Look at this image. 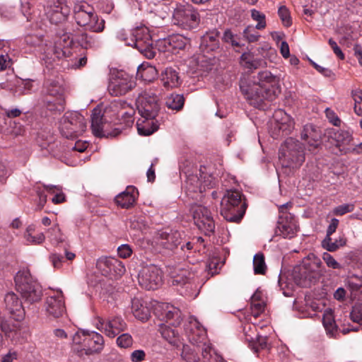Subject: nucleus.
Here are the masks:
<instances>
[{"instance_id":"obj_47","label":"nucleus","mask_w":362,"mask_h":362,"mask_svg":"<svg viewBox=\"0 0 362 362\" xmlns=\"http://www.w3.org/2000/svg\"><path fill=\"white\" fill-rule=\"evenodd\" d=\"M345 244V241L340 240V244H338L337 241L332 242L330 236H326V238L322 242V246L323 248L329 252H334L337 250L340 246Z\"/></svg>"},{"instance_id":"obj_50","label":"nucleus","mask_w":362,"mask_h":362,"mask_svg":"<svg viewBox=\"0 0 362 362\" xmlns=\"http://www.w3.org/2000/svg\"><path fill=\"white\" fill-rule=\"evenodd\" d=\"M33 0H21V11L28 21L33 20V13L31 12L33 6Z\"/></svg>"},{"instance_id":"obj_4","label":"nucleus","mask_w":362,"mask_h":362,"mask_svg":"<svg viewBox=\"0 0 362 362\" xmlns=\"http://www.w3.org/2000/svg\"><path fill=\"white\" fill-rule=\"evenodd\" d=\"M321 267V260L315 256L303 259L302 264L293 269L295 282L301 287L311 286L322 275Z\"/></svg>"},{"instance_id":"obj_16","label":"nucleus","mask_w":362,"mask_h":362,"mask_svg":"<svg viewBox=\"0 0 362 362\" xmlns=\"http://www.w3.org/2000/svg\"><path fill=\"white\" fill-rule=\"evenodd\" d=\"M193 219L197 228L206 235H210L214 232L215 223L209 210L202 205L192 207Z\"/></svg>"},{"instance_id":"obj_8","label":"nucleus","mask_w":362,"mask_h":362,"mask_svg":"<svg viewBox=\"0 0 362 362\" xmlns=\"http://www.w3.org/2000/svg\"><path fill=\"white\" fill-rule=\"evenodd\" d=\"M59 129L66 139H75L86 129L84 117L78 112H66L60 119Z\"/></svg>"},{"instance_id":"obj_12","label":"nucleus","mask_w":362,"mask_h":362,"mask_svg":"<svg viewBox=\"0 0 362 362\" xmlns=\"http://www.w3.org/2000/svg\"><path fill=\"white\" fill-rule=\"evenodd\" d=\"M154 243L160 252L170 254L181 243V234L171 229L160 230L156 233Z\"/></svg>"},{"instance_id":"obj_18","label":"nucleus","mask_w":362,"mask_h":362,"mask_svg":"<svg viewBox=\"0 0 362 362\" xmlns=\"http://www.w3.org/2000/svg\"><path fill=\"white\" fill-rule=\"evenodd\" d=\"M45 11L51 23L58 24L67 18L70 9L64 0H47Z\"/></svg>"},{"instance_id":"obj_42","label":"nucleus","mask_w":362,"mask_h":362,"mask_svg":"<svg viewBox=\"0 0 362 362\" xmlns=\"http://www.w3.org/2000/svg\"><path fill=\"white\" fill-rule=\"evenodd\" d=\"M47 110L54 113H60L64 110V98L62 96L54 98L53 100L47 98L45 100Z\"/></svg>"},{"instance_id":"obj_57","label":"nucleus","mask_w":362,"mask_h":362,"mask_svg":"<svg viewBox=\"0 0 362 362\" xmlns=\"http://www.w3.org/2000/svg\"><path fill=\"white\" fill-rule=\"evenodd\" d=\"M322 259L329 268L337 269H341V264L328 252L322 254Z\"/></svg>"},{"instance_id":"obj_2","label":"nucleus","mask_w":362,"mask_h":362,"mask_svg":"<svg viewBox=\"0 0 362 362\" xmlns=\"http://www.w3.org/2000/svg\"><path fill=\"white\" fill-rule=\"evenodd\" d=\"M247 204L244 195L238 190H227L221 202V215L227 221L239 223L243 219Z\"/></svg>"},{"instance_id":"obj_28","label":"nucleus","mask_w":362,"mask_h":362,"mask_svg":"<svg viewBox=\"0 0 362 362\" xmlns=\"http://www.w3.org/2000/svg\"><path fill=\"white\" fill-rule=\"evenodd\" d=\"M220 32L213 29L206 32L202 37L199 45L200 49L205 53L216 52L220 49Z\"/></svg>"},{"instance_id":"obj_5","label":"nucleus","mask_w":362,"mask_h":362,"mask_svg":"<svg viewBox=\"0 0 362 362\" xmlns=\"http://www.w3.org/2000/svg\"><path fill=\"white\" fill-rule=\"evenodd\" d=\"M16 287L26 303L39 302L42 296L41 286L35 281L27 270L19 271L15 276Z\"/></svg>"},{"instance_id":"obj_58","label":"nucleus","mask_w":362,"mask_h":362,"mask_svg":"<svg viewBox=\"0 0 362 362\" xmlns=\"http://www.w3.org/2000/svg\"><path fill=\"white\" fill-rule=\"evenodd\" d=\"M354 209V205L352 204H344L335 207L333 209V214L336 216H343L347 213L352 212Z\"/></svg>"},{"instance_id":"obj_25","label":"nucleus","mask_w":362,"mask_h":362,"mask_svg":"<svg viewBox=\"0 0 362 362\" xmlns=\"http://www.w3.org/2000/svg\"><path fill=\"white\" fill-rule=\"evenodd\" d=\"M131 37L128 46L134 47L139 51L153 42L151 37L146 28L137 27L129 33Z\"/></svg>"},{"instance_id":"obj_44","label":"nucleus","mask_w":362,"mask_h":362,"mask_svg":"<svg viewBox=\"0 0 362 362\" xmlns=\"http://www.w3.org/2000/svg\"><path fill=\"white\" fill-rule=\"evenodd\" d=\"M240 40V36L234 34L230 29H226L222 36V40L226 43L230 44L233 47H240L242 46Z\"/></svg>"},{"instance_id":"obj_7","label":"nucleus","mask_w":362,"mask_h":362,"mask_svg":"<svg viewBox=\"0 0 362 362\" xmlns=\"http://www.w3.org/2000/svg\"><path fill=\"white\" fill-rule=\"evenodd\" d=\"M189 324L192 326V333L189 334V338L192 343L199 345V343H203L202 348V355L203 362H222V357L216 354L212 349L210 345L205 343L206 338V331L202 327V325L194 317L189 318Z\"/></svg>"},{"instance_id":"obj_49","label":"nucleus","mask_w":362,"mask_h":362,"mask_svg":"<svg viewBox=\"0 0 362 362\" xmlns=\"http://www.w3.org/2000/svg\"><path fill=\"white\" fill-rule=\"evenodd\" d=\"M47 232L50 233V239L54 243H59L64 241L63 235L58 224H54L48 229Z\"/></svg>"},{"instance_id":"obj_26","label":"nucleus","mask_w":362,"mask_h":362,"mask_svg":"<svg viewBox=\"0 0 362 362\" xmlns=\"http://www.w3.org/2000/svg\"><path fill=\"white\" fill-rule=\"evenodd\" d=\"M58 35L59 37L55 42L54 54L57 58L67 57L71 54L70 47L76 40V37L66 31Z\"/></svg>"},{"instance_id":"obj_34","label":"nucleus","mask_w":362,"mask_h":362,"mask_svg":"<svg viewBox=\"0 0 362 362\" xmlns=\"http://www.w3.org/2000/svg\"><path fill=\"white\" fill-rule=\"evenodd\" d=\"M138 133L141 136H149L158 130V123L156 118H141L137 124Z\"/></svg>"},{"instance_id":"obj_61","label":"nucleus","mask_w":362,"mask_h":362,"mask_svg":"<svg viewBox=\"0 0 362 362\" xmlns=\"http://www.w3.org/2000/svg\"><path fill=\"white\" fill-rule=\"evenodd\" d=\"M49 260L55 269H59L62 267L64 257L59 254L52 253L49 255Z\"/></svg>"},{"instance_id":"obj_63","label":"nucleus","mask_w":362,"mask_h":362,"mask_svg":"<svg viewBox=\"0 0 362 362\" xmlns=\"http://www.w3.org/2000/svg\"><path fill=\"white\" fill-rule=\"evenodd\" d=\"M146 353L141 349L135 350L130 354V359L132 362H141L144 361Z\"/></svg>"},{"instance_id":"obj_3","label":"nucleus","mask_w":362,"mask_h":362,"mask_svg":"<svg viewBox=\"0 0 362 362\" xmlns=\"http://www.w3.org/2000/svg\"><path fill=\"white\" fill-rule=\"evenodd\" d=\"M298 139L289 137L281 145L279 159L283 168H298L305 162V147Z\"/></svg>"},{"instance_id":"obj_53","label":"nucleus","mask_w":362,"mask_h":362,"mask_svg":"<svg viewBox=\"0 0 362 362\" xmlns=\"http://www.w3.org/2000/svg\"><path fill=\"white\" fill-rule=\"evenodd\" d=\"M24 40L25 43L30 47H39L42 43V36L37 35H26Z\"/></svg>"},{"instance_id":"obj_24","label":"nucleus","mask_w":362,"mask_h":362,"mask_svg":"<svg viewBox=\"0 0 362 362\" xmlns=\"http://www.w3.org/2000/svg\"><path fill=\"white\" fill-rule=\"evenodd\" d=\"M275 120L274 130L277 131L276 136H286L291 133L294 128V122L284 110H278L274 114Z\"/></svg>"},{"instance_id":"obj_35","label":"nucleus","mask_w":362,"mask_h":362,"mask_svg":"<svg viewBox=\"0 0 362 362\" xmlns=\"http://www.w3.org/2000/svg\"><path fill=\"white\" fill-rule=\"evenodd\" d=\"M245 341L248 343L249 347H250L255 353H257L259 350L265 349L268 347V338L267 337H262L258 334L252 336L246 333Z\"/></svg>"},{"instance_id":"obj_54","label":"nucleus","mask_w":362,"mask_h":362,"mask_svg":"<svg viewBox=\"0 0 362 362\" xmlns=\"http://www.w3.org/2000/svg\"><path fill=\"white\" fill-rule=\"evenodd\" d=\"M26 242L31 245H40L45 240V235L43 233H39L36 235L24 234Z\"/></svg>"},{"instance_id":"obj_9","label":"nucleus","mask_w":362,"mask_h":362,"mask_svg":"<svg viewBox=\"0 0 362 362\" xmlns=\"http://www.w3.org/2000/svg\"><path fill=\"white\" fill-rule=\"evenodd\" d=\"M173 21L175 25L185 30H191L199 25L200 16L192 5H180L173 11Z\"/></svg>"},{"instance_id":"obj_21","label":"nucleus","mask_w":362,"mask_h":362,"mask_svg":"<svg viewBox=\"0 0 362 362\" xmlns=\"http://www.w3.org/2000/svg\"><path fill=\"white\" fill-rule=\"evenodd\" d=\"M96 327L107 337L114 338L124 332L127 329V325L121 317L115 316L107 320L99 318L96 323Z\"/></svg>"},{"instance_id":"obj_55","label":"nucleus","mask_w":362,"mask_h":362,"mask_svg":"<svg viewBox=\"0 0 362 362\" xmlns=\"http://www.w3.org/2000/svg\"><path fill=\"white\" fill-rule=\"evenodd\" d=\"M278 14L283 23V24L289 27L291 25V20L288 9L285 6H281L279 8Z\"/></svg>"},{"instance_id":"obj_29","label":"nucleus","mask_w":362,"mask_h":362,"mask_svg":"<svg viewBox=\"0 0 362 362\" xmlns=\"http://www.w3.org/2000/svg\"><path fill=\"white\" fill-rule=\"evenodd\" d=\"M331 139L335 142V146L341 151V154L349 153L348 150L353 143V137L348 131L337 130L332 133Z\"/></svg>"},{"instance_id":"obj_38","label":"nucleus","mask_w":362,"mask_h":362,"mask_svg":"<svg viewBox=\"0 0 362 362\" xmlns=\"http://www.w3.org/2000/svg\"><path fill=\"white\" fill-rule=\"evenodd\" d=\"M158 71L156 69L149 64H142L138 67L137 76L144 81H152L157 77Z\"/></svg>"},{"instance_id":"obj_56","label":"nucleus","mask_w":362,"mask_h":362,"mask_svg":"<svg viewBox=\"0 0 362 362\" xmlns=\"http://www.w3.org/2000/svg\"><path fill=\"white\" fill-rule=\"evenodd\" d=\"M17 91L21 94H25V91L31 90L33 87V81L29 79H18L16 83Z\"/></svg>"},{"instance_id":"obj_10","label":"nucleus","mask_w":362,"mask_h":362,"mask_svg":"<svg viewBox=\"0 0 362 362\" xmlns=\"http://www.w3.org/2000/svg\"><path fill=\"white\" fill-rule=\"evenodd\" d=\"M291 202H287L279 206V216L276 234L284 238H293L298 230L294 216L287 211L288 207H291Z\"/></svg>"},{"instance_id":"obj_23","label":"nucleus","mask_w":362,"mask_h":362,"mask_svg":"<svg viewBox=\"0 0 362 362\" xmlns=\"http://www.w3.org/2000/svg\"><path fill=\"white\" fill-rule=\"evenodd\" d=\"M4 304L6 309L11 314L13 320L19 322L24 319L25 315V308L16 293L13 292L6 293L4 297Z\"/></svg>"},{"instance_id":"obj_37","label":"nucleus","mask_w":362,"mask_h":362,"mask_svg":"<svg viewBox=\"0 0 362 362\" xmlns=\"http://www.w3.org/2000/svg\"><path fill=\"white\" fill-rule=\"evenodd\" d=\"M44 90L47 95L54 98L63 97V88L59 83L53 79H47L44 83Z\"/></svg>"},{"instance_id":"obj_11","label":"nucleus","mask_w":362,"mask_h":362,"mask_svg":"<svg viewBox=\"0 0 362 362\" xmlns=\"http://www.w3.org/2000/svg\"><path fill=\"white\" fill-rule=\"evenodd\" d=\"M136 86L133 76L124 71H117L112 74L108 85V91L112 96H122L127 94Z\"/></svg>"},{"instance_id":"obj_39","label":"nucleus","mask_w":362,"mask_h":362,"mask_svg":"<svg viewBox=\"0 0 362 362\" xmlns=\"http://www.w3.org/2000/svg\"><path fill=\"white\" fill-rule=\"evenodd\" d=\"M160 334L162 337L173 345H177L180 341L178 332L168 326H163L160 328Z\"/></svg>"},{"instance_id":"obj_20","label":"nucleus","mask_w":362,"mask_h":362,"mask_svg":"<svg viewBox=\"0 0 362 362\" xmlns=\"http://www.w3.org/2000/svg\"><path fill=\"white\" fill-rule=\"evenodd\" d=\"M45 308L47 315L53 318L62 317L66 313L64 298L61 291H53L46 298Z\"/></svg>"},{"instance_id":"obj_32","label":"nucleus","mask_w":362,"mask_h":362,"mask_svg":"<svg viewBox=\"0 0 362 362\" xmlns=\"http://www.w3.org/2000/svg\"><path fill=\"white\" fill-rule=\"evenodd\" d=\"M161 81L166 88H174L180 85L181 81L178 72L173 67H167L161 73Z\"/></svg>"},{"instance_id":"obj_17","label":"nucleus","mask_w":362,"mask_h":362,"mask_svg":"<svg viewBox=\"0 0 362 362\" xmlns=\"http://www.w3.org/2000/svg\"><path fill=\"white\" fill-rule=\"evenodd\" d=\"M96 267L105 276L117 279L125 272L123 263L113 257H102L97 260Z\"/></svg>"},{"instance_id":"obj_48","label":"nucleus","mask_w":362,"mask_h":362,"mask_svg":"<svg viewBox=\"0 0 362 362\" xmlns=\"http://www.w3.org/2000/svg\"><path fill=\"white\" fill-rule=\"evenodd\" d=\"M256 27L247 26L243 30V37L249 42H254L259 40L260 35L258 32L256 31Z\"/></svg>"},{"instance_id":"obj_22","label":"nucleus","mask_w":362,"mask_h":362,"mask_svg":"<svg viewBox=\"0 0 362 362\" xmlns=\"http://www.w3.org/2000/svg\"><path fill=\"white\" fill-rule=\"evenodd\" d=\"M83 348L81 351H84L86 355L100 353L104 348L103 337L95 332H92L87 334L83 333Z\"/></svg>"},{"instance_id":"obj_45","label":"nucleus","mask_w":362,"mask_h":362,"mask_svg":"<svg viewBox=\"0 0 362 362\" xmlns=\"http://www.w3.org/2000/svg\"><path fill=\"white\" fill-rule=\"evenodd\" d=\"M76 40L85 49L92 47L96 43L95 39L87 33H82L81 35L76 37Z\"/></svg>"},{"instance_id":"obj_33","label":"nucleus","mask_w":362,"mask_h":362,"mask_svg":"<svg viewBox=\"0 0 362 362\" xmlns=\"http://www.w3.org/2000/svg\"><path fill=\"white\" fill-rule=\"evenodd\" d=\"M132 310L134 317L141 321L148 320L151 315L150 309L146 303L137 298L132 299Z\"/></svg>"},{"instance_id":"obj_51","label":"nucleus","mask_w":362,"mask_h":362,"mask_svg":"<svg viewBox=\"0 0 362 362\" xmlns=\"http://www.w3.org/2000/svg\"><path fill=\"white\" fill-rule=\"evenodd\" d=\"M350 317L353 322L362 325V303H356L353 306Z\"/></svg>"},{"instance_id":"obj_62","label":"nucleus","mask_w":362,"mask_h":362,"mask_svg":"<svg viewBox=\"0 0 362 362\" xmlns=\"http://www.w3.org/2000/svg\"><path fill=\"white\" fill-rule=\"evenodd\" d=\"M325 113L327 119L329 122H331L334 126L339 127L341 124V119L336 115V113L329 108H327L325 110Z\"/></svg>"},{"instance_id":"obj_14","label":"nucleus","mask_w":362,"mask_h":362,"mask_svg":"<svg viewBox=\"0 0 362 362\" xmlns=\"http://www.w3.org/2000/svg\"><path fill=\"white\" fill-rule=\"evenodd\" d=\"M138 281L145 289L156 290L162 284V272L153 264L145 267L139 273Z\"/></svg>"},{"instance_id":"obj_43","label":"nucleus","mask_w":362,"mask_h":362,"mask_svg":"<svg viewBox=\"0 0 362 362\" xmlns=\"http://www.w3.org/2000/svg\"><path fill=\"white\" fill-rule=\"evenodd\" d=\"M254 273L255 274H264L267 270V265L264 261V256L259 252L253 257Z\"/></svg>"},{"instance_id":"obj_41","label":"nucleus","mask_w":362,"mask_h":362,"mask_svg":"<svg viewBox=\"0 0 362 362\" xmlns=\"http://www.w3.org/2000/svg\"><path fill=\"white\" fill-rule=\"evenodd\" d=\"M164 311V315L167 320H175L174 324L179 325L182 320L181 312L180 310L170 304L165 305V307L163 308Z\"/></svg>"},{"instance_id":"obj_40","label":"nucleus","mask_w":362,"mask_h":362,"mask_svg":"<svg viewBox=\"0 0 362 362\" xmlns=\"http://www.w3.org/2000/svg\"><path fill=\"white\" fill-rule=\"evenodd\" d=\"M185 98L182 95L171 94L166 98V106L173 110H180L183 107Z\"/></svg>"},{"instance_id":"obj_60","label":"nucleus","mask_w":362,"mask_h":362,"mask_svg":"<svg viewBox=\"0 0 362 362\" xmlns=\"http://www.w3.org/2000/svg\"><path fill=\"white\" fill-rule=\"evenodd\" d=\"M322 322L325 329L329 332L333 331L336 327L335 321L332 313H327L324 315Z\"/></svg>"},{"instance_id":"obj_59","label":"nucleus","mask_w":362,"mask_h":362,"mask_svg":"<svg viewBox=\"0 0 362 362\" xmlns=\"http://www.w3.org/2000/svg\"><path fill=\"white\" fill-rule=\"evenodd\" d=\"M265 303L264 301L259 302H251L250 303V310L251 314L255 317H257L262 313L264 310Z\"/></svg>"},{"instance_id":"obj_46","label":"nucleus","mask_w":362,"mask_h":362,"mask_svg":"<svg viewBox=\"0 0 362 362\" xmlns=\"http://www.w3.org/2000/svg\"><path fill=\"white\" fill-rule=\"evenodd\" d=\"M117 345L122 349H127L132 346V337L128 333H123L119 335L116 340Z\"/></svg>"},{"instance_id":"obj_13","label":"nucleus","mask_w":362,"mask_h":362,"mask_svg":"<svg viewBox=\"0 0 362 362\" xmlns=\"http://www.w3.org/2000/svg\"><path fill=\"white\" fill-rule=\"evenodd\" d=\"M136 107L142 118H156L160 110L158 97L151 90H144L139 95Z\"/></svg>"},{"instance_id":"obj_15","label":"nucleus","mask_w":362,"mask_h":362,"mask_svg":"<svg viewBox=\"0 0 362 362\" xmlns=\"http://www.w3.org/2000/svg\"><path fill=\"white\" fill-rule=\"evenodd\" d=\"M91 129L97 137H115L120 133L117 129L110 130V123L106 120L104 115H101L100 110L97 108L93 109L91 115Z\"/></svg>"},{"instance_id":"obj_1","label":"nucleus","mask_w":362,"mask_h":362,"mask_svg":"<svg viewBox=\"0 0 362 362\" xmlns=\"http://www.w3.org/2000/svg\"><path fill=\"white\" fill-rule=\"evenodd\" d=\"M258 81L243 78L240 81V88L250 105L260 107L265 100L272 101L281 92L279 78L265 70L257 74Z\"/></svg>"},{"instance_id":"obj_31","label":"nucleus","mask_w":362,"mask_h":362,"mask_svg":"<svg viewBox=\"0 0 362 362\" xmlns=\"http://www.w3.org/2000/svg\"><path fill=\"white\" fill-rule=\"evenodd\" d=\"M136 192V189L134 186H128L124 192L119 193L115 197V203L121 208H130L135 202Z\"/></svg>"},{"instance_id":"obj_36","label":"nucleus","mask_w":362,"mask_h":362,"mask_svg":"<svg viewBox=\"0 0 362 362\" xmlns=\"http://www.w3.org/2000/svg\"><path fill=\"white\" fill-rule=\"evenodd\" d=\"M194 274L185 269H180L177 272L173 273L171 283L173 286H184L190 284Z\"/></svg>"},{"instance_id":"obj_6","label":"nucleus","mask_w":362,"mask_h":362,"mask_svg":"<svg viewBox=\"0 0 362 362\" xmlns=\"http://www.w3.org/2000/svg\"><path fill=\"white\" fill-rule=\"evenodd\" d=\"M74 18L76 23L86 30L95 33H101L105 28V21L99 19L94 8L86 2L76 4L74 8Z\"/></svg>"},{"instance_id":"obj_30","label":"nucleus","mask_w":362,"mask_h":362,"mask_svg":"<svg viewBox=\"0 0 362 362\" xmlns=\"http://www.w3.org/2000/svg\"><path fill=\"white\" fill-rule=\"evenodd\" d=\"M320 136L313 128L312 125L305 126L302 133L301 139L307 145L309 151L313 152L320 145Z\"/></svg>"},{"instance_id":"obj_27","label":"nucleus","mask_w":362,"mask_h":362,"mask_svg":"<svg viewBox=\"0 0 362 362\" xmlns=\"http://www.w3.org/2000/svg\"><path fill=\"white\" fill-rule=\"evenodd\" d=\"M188 39L182 35L175 34L168 36L159 42V46L162 47L163 52L176 53L185 47Z\"/></svg>"},{"instance_id":"obj_52","label":"nucleus","mask_w":362,"mask_h":362,"mask_svg":"<svg viewBox=\"0 0 362 362\" xmlns=\"http://www.w3.org/2000/svg\"><path fill=\"white\" fill-rule=\"evenodd\" d=\"M251 16L253 20L258 22L255 26L257 29L262 30L266 27L265 16L263 13H260L259 11L252 9Z\"/></svg>"},{"instance_id":"obj_19","label":"nucleus","mask_w":362,"mask_h":362,"mask_svg":"<svg viewBox=\"0 0 362 362\" xmlns=\"http://www.w3.org/2000/svg\"><path fill=\"white\" fill-rule=\"evenodd\" d=\"M198 170L194 168L192 172L189 170H182L183 174L185 177V187L187 189L192 192H202L206 190V188L213 187L211 181L209 180L210 176L206 178V175L201 174L199 170V177L197 174Z\"/></svg>"},{"instance_id":"obj_64","label":"nucleus","mask_w":362,"mask_h":362,"mask_svg":"<svg viewBox=\"0 0 362 362\" xmlns=\"http://www.w3.org/2000/svg\"><path fill=\"white\" fill-rule=\"evenodd\" d=\"M182 356L186 362H199L198 356L193 351H189L184 349Z\"/></svg>"}]
</instances>
